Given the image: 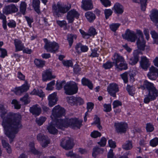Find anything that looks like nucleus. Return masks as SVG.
Returning <instances> with one entry per match:
<instances>
[{"mask_svg": "<svg viewBox=\"0 0 158 158\" xmlns=\"http://www.w3.org/2000/svg\"><path fill=\"white\" fill-rule=\"evenodd\" d=\"M6 111L3 105H0V116L3 119L2 125L5 131V133L10 139L11 143L15 137V135L19 131V129L22 127L21 123V116L19 114L9 113L4 117Z\"/></svg>", "mask_w": 158, "mask_h": 158, "instance_id": "obj_1", "label": "nucleus"}, {"mask_svg": "<svg viewBox=\"0 0 158 158\" xmlns=\"http://www.w3.org/2000/svg\"><path fill=\"white\" fill-rule=\"evenodd\" d=\"M82 122L77 118H66L64 119H60L56 123V127L59 129L64 127H70L73 129H79L82 125Z\"/></svg>", "mask_w": 158, "mask_h": 158, "instance_id": "obj_2", "label": "nucleus"}, {"mask_svg": "<svg viewBox=\"0 0 158 158\" xmlns=\"http://www.w3.org/2000/svg\"><path fill=\"white\" fill-rule=\"evenodd\" d=\"M71 7V5L62 6L59 2H58L56 4H54L52 6L53 15L56 17H61L70 9Z\"/></svg>", "mask_w": 158, "mask_h": 158, "instance_id": "obj_3", "label": "nucleus"}, {"mask_svg": "<svg viewBox=\"0 0 158 158\" xmlns=\"http://www.w3.org/2000/svg\"><path fill=\"white\" fill-rule=\"evenodd\" d=\"M113 62L114 64L115 68L119 71L125 70L128 68L126 63L123 56L118 53H115L112 58Z\"/></svg>", "mask_w": 158, "mask_h": 158, "instance_id": "obj_4", "label": "nucleus"}, {"mask_svg": "<svg viewBox=\"0 0 158 158\" xmlns=\"http://www.w3.org/2000/svg\"><path fill=\"white\" fill-rule=\"evenodd\" d=\"M65 93L67 95H73L77 93L78 88L77 84L75 82L70 81L65 83L64 86Z\"/></svg>", "mask_w": 158, "mask_h": 158, "instance_id": "obj_5", "label": "nucleus"}, {"mask_svg": "<svg viewBox=\"0 0 158 158\" xmlns=\"http://www.w3.org/2000/svg\"><path fill=\"white\" fill-rule=\"evenodd\" d=\"M43 40L45 43L44 48L47 52L55 53L58 50L59 46L57 43L54 41H49L47 39H44Z\"/></svg>", "mask_w": 158, "mask_h": 158, "instance_id": "obj_6", "label": "nucleus"}, {"mask_svg": "<svg viewBox=\"0 0 158 158\" xmlns=\"http://www.w3.org/2000/svg\"><path fill=\"white\" fill-rule=\"evenodd\" d=\"M65 110L64 108L60 107L59 105L55 106L52 110V115L51 117L52 119L53 118H59L65 115Z\"/></svg>", "mask_w": 158, "mask_h": 158, "instance_id": "obj_7", "label": "nucleus"}, {"mask_svg": "<svg viewBox=\"0 0 158 158\" xmlns=\"http://www.w3.org/2000/svg\"><path fill=\"white\" fill-rule=\"evenodd\" d=\"M158 96V92L156 88L151 90L148 91V94L145 96L144 102L146 103H148L150 101L155 100Z\"/></svg>", "mask_w": 158, "mask_h": 158, "instance_id": "obj_8", "label": "nucleus"}, {"mask_svg": "<svg viewBox=\"0 0 158 158\" xmlns=\"http://www.w3.org/2000/svg\"><path fill=\"white\" fill-rule=\"evenodd\" d=\"M137 34L138 37L136 42L137 47L139 49L143 51L145 46V42L143 38V33L140 30H137Z\"/></svg>", "mask_w": 158, "mask_h": 158, "instance_id": "obj_9", "label": "nucleus"}, {"mask_svg": "<svg viewBox=\"0 0 158 158\" xmlns=\"http://www.w3.org/2000/svg\"><path fill=\"white\" fill-rule=\"evenodd\" d=\"M60 145L63 148H72L74 144L71 139L66 137L61 139L60 141Z\"/></svg>", "mask_w": 158, "mask_h": 158, "instance_id": "obj_10", "label": "nucleus"}, {"mask_svg": "<svg viewBox=\"0 0 158 158\" xmlns=\"http://www.w3.org/2000/svg\"><path fill=\"white\" fill-rule=\"evenodd\" d=\"M137 33L135 34L134 31L127 29L124 34L123 35V38L131 42H135L137 39Z\"/></svg>", "mask_w": 158, "mask_h": 158, "instance_id": "obj_11", "label": "nucleus"}, {"mask_svg": "<svg viewBox=\"0 0 158 158\" xmlns=\"http://www.w3.org/2000/svg\"><path fill=\"white\" fill-rule=\"evenodd\" d=\"M107 91L111 96L116 97V93L119 91L118 85L114 83L110 84L107 87Z\"/></svg>", "mask_w": 158, "mask_h": 158, "instance_id": "obj_12", "label": "nucleus"}, {"mask_svg": "<svg viewBox=\"0 0 158 158\" xmlns=\"http://www.w3.org/2000/svg\"><path fill=\"white\" fill-rule=\"evenodd\" d=\"M37 139L38 141L42 142L41 145L44 148L47 147L50 143V140L48 137L42 133H39L37 135Z\"/></svg>", "mask_w": 158, "mask_h": 158, "instance_id": "obj_13", "label": "nucleus"}, {"mask_svg": "<svg viewBox=\"0 0 158 158\" xmlns=\"http://www.w3.org/2000/svg\"><path fill=\"white\" fill-rule=\"evenodd\" d=\"M114 126L118 132L124 133L126 131L127 124L126 123L123 122L115 123Z\"/></svg>", "mask_w": 158, "mask_h": 158, "instance_id": "obj_14", "label": "nucleus"}, {"mask_svg": "<svg viewBox=\"0 0 158 158\" xmlns=\"http://www.w3.org/2000/svg\"><path fill=\"white\" fill-rule=\"evenodd\" d=\"M147 76L150 79L155 80L158 77V69L154 66L151 67L150 68L149 72Z\"/></svg>", "mask_w": 158, "mask_h": 158, "instance_id": "obj_15", "label": "nucleus"}, {"mask_svg": "<svg viewBox=\"0 0 158 158\" xmlns=\"http://www.w3.org/2000/svg\"><path fill=\"white\" fill-rule=\"evenodd\" d=\"M79 15V13L75 10L73 9L68 12L67 18L69 23H71L73 22L75 18L78 19Z\"/></svg>", "mask_w": 158, "mask_h": 158, "instance_id": "obj_16", "label": "nucleus"}, {"mask_svg": "<svg viewBox=\"0 0 158 158\" xmlns=\"http://www.w3.org/2000/svg\"><path fill=\"white\" fill-rule=\"evenodd\" d=\"M18 10V8L14 4H11L6 6L3 9V12L6 15L17 12Z\"/></svg>", "mask_w": 158, "mask_h": 158, "instance_id": "obj_17", "label": "nucleus"}, {"mask_svg": "<svg viewBox=\"0 0 158 158\" xmlns=\"http://www.w3.org/2000/svg\"><path fill=\"white\" fill-rule=\"evenodd\" d=\"M140 52L138 50H135L133 52V56L129 60V64L133 65L137 63L139 60V54Z\"/></svg>", "mask_w": 158, "mask_h": 158, "instance_id": "obj_18", "label": "nucleus"}, {"mask_svg": "<svg viewBox=\"0 0 158 158\" xmlns=\"http://www.w3.org/2000/svg\"><path fill=\"white\" fill-rule=\"evenodd\" d=\"M140 65L143 69L147 70L150 65L148 59L145 56H142L140 61Z\"/></svg>", "mask_w": 158, "mask_h": 158, "instance_id": "obj_19", "label": "nucleus"}, {"mask_svg": "<svg viewBox=\"0 0 158 158\" xmlns=\"http://www.w3.org/2000/svg\"><path fill=\"white\" fill-rule=\"evenodd\" d=\"M82 3L81 7L85 10H91L93 7L91 0H82Z\"/></svg>", "mask_w": 158, "mask_h": 158, "instance_id": "obj_20", "label": "nucleus"}, {"mask_svg": "<svg viewBox=\"0 0 158 158\" xmlns=\"http://www.w3.org/2000/svg\"><path fill=\"white\" fill-rule=\"evenodd\" d=\"M29 86L27 83L22 85L21 86L18 87L15 91V94L17 95H20L23 92H26L29 89Z\"/></svg>", "mask_w": 158, "mask_h": 158, "instance_id": "obj_21", "label": "nucleus"}, {"mask_svg": "<svg viewBox=\"0 0 158 158\" xmlns=\"http://www.w3.org/2000/svg\"><path fill=\"white\" fill-rule=\"evenodd\" d=\"M56 96V94L55 93L49 95L48 98L49 101L48 105L50 107H52L56 104L57 101Z\"/></svg>", "mask_w": 158, "mask_h": 158, "instance_id": "obj_22", "label": "nucleus"}, {"mask_svg": "<svg viewBox=\"0 0 158 158\" xmlns=\"http://www.w3.org/2000/svg\"><path fill=\"white\" fill-rule=\"evenodd\" d=\"M113 9L114 12L118 14L121 15L124 11L123 6L118 2H117L114 4Z\"/></svg>", "mask_w": 158, "mask_h": 158, "instance_id": "obj_23", "label": "nucleus"}, {"mask_svg": "<svg viewBox=\"0 0 158 158\" xmlns=\"http://www.w3.org/2000/svg\"><path fill=\"white\" fill-rule=\"evenodd\" d=\"M38 105L36 104L31 107L30 109V112L33 115L38 116L41 112V109L38 107Z\"/></svg>", "mask_w": 158, "mask_h": 158, "instance_id": "obj_24", "label": "nucleus"}, {"mask_svg": "<svg viewBox=\"0 0 158 158\" xmlns=\"http://www.w3.org/2000/svg\"><path fill=\"white\" fill-rule=\"evenodd\" d=\"M60 119H56L55 123L53 124H49L48 126L47 127V129L48 130L49 132L52 134H55L57 133L58 130L56 129L55 127H56L58 128L56 126V123L57 121Z\"/></svg>", "mask_w": 158, "mask_h": 158, "instance_id": "obj_25", "label": "nucleus"}, {"mask_svg": "<svg viewBox=\"0 0 158 158\" xmlns=\"http://www.w3.org/2000/svg\"><path fill=\"white\" fill-rule=\"evenodd\" d=\"M150 18L152 21L156 23H158V10H153L150 15Z\"/></svg>", "mask_w": 158, "mask_h": 158, "instance_id": "obj_26", "label": "nucleus"}, {"mask_svg": "<svg viewBox=\"0 0 158 158\" xmlns=\"http://www.w3.org/2000/svg\"><path fill=\"white\" fill-rule=\"evenodd\" d=\"M14 43L15 47V52L22 50L24 47L22 42L19 40L15 39L14 40Z\"/></svg>", "mask_w": 158, "mask_h": 158, "instance_id": "obj_27", "label": "nucleus"}, {"mask_svg": "<svg viewBox=\"0 0 158 158\" xmlns=\"http://www.w3.org/2000/svg\"><path fill=\"white\" fill-rule=\"evenodd\" d=\"M85 16L87 20L90 23L93 22L96 18L95 15L91 11L86 12L85 14Z\"/></svg>", "mask_w": 158, "mask_h": 158, "instance_id": "obj_28", "label": "nucleus"}, {"mask_svg": "<svg viewBox=\"0 0 158 158\" xmlns=\"http://www.w3.org/2000/svg\"><path fill=\"white\" fill-rule=\"evenodd\" d=\"M43 80L44 81H46L48 80H51L52 78H55V76H52L51 72L49 70H47L44 74H43Z\"/></svg>", "mask_w": 158, "mask_h": 158, "instance_id": "obj_29", "label": "nucleus"}, {"mask_svg": "<svg viewBox=\"0 0 158 158\" xmlns=\"http://www.w3.org/2000/svg\"><path fill=\"white\" fill-rule=\"evenodd\" d=\"M40 1L39 0H33L32 5L35 11L38 14L41 13L40 10Z\"/></svg>", "mask_w": 158, "mask_h": 158, "instance_id": "obj_30", "label": "nucleus"}, {"mask_svg": "<svg viewBox=\"0 0 158 158\" xmlns=\"http://www.w3.org/2000/svg\"><path fill=\"white\" fill-rule=\"evenodd\" d=\"M30 94L38 95L41 98H43L45 96V94L41 89H34L30 93Z\"/></svg>", "mask_w": 158, "mask_h": 158, "instance_id": "obj_31", "label": "nucleus"}, {"mask_svg": "<svg viewBox=\"0 0 158 158\" xmlns=\"http://www.w3.org/2000/svg\"><path fill=\"white\" fill-rule=\"evenodd\" d=\"M81 82L84 85L87 86L90 89H92L93 84L88 79L85 77L83 78L81 80Z\"/></svg>", "mask_w": 158, "mask_h": 158, "instance_id": "obj_32", "label": "nucleus"}, {"mask_svg": "<svg viewBox=\"0 0 158 158\" xmlns=\"http://www.w3.org/2000/svg\"><path fill=\"white\" fill-rule=\"evenodd\" d=\"M143 86L144 88H146L148 91L156 88L154 86L153 84L147 81H144Z\"/></svg>", "mask_w": 158, "mask_h": 158, "instance_id": "obj_33", "label": "nucleus"}, {"mask_svg": "<svg viewBox=\"0 0 158 158\" xmlns=\"http://www.w3.org/2000/svg\"><path fill=\"white\" fill-rule=\"evenodd\" d=\"M77 37L76 35L72 34H69L67 35V40L69 42V45L71 47L73 42L74 39H76Z\"/></svg>", "mask_w": 158, "mask_h": 158, "instance_id": "obj_34", "label": "nucleus"}, {"mask_svg": "<svg viewBox=\"0 0 158 158\" xmlns=\"http://www.w3.org/2000/svg\"><path fill=\"white\" fill-rule=\"evenodd\" d=\"M94 121L92 123V124H94L97 125V126L98 128L99 129L101 130L102 129V127L100 125V118L98 117L96 115H95V117L94 118Z\"/></svg>", "mask_w": 158, "mask_h": 158, "instance_id": "obj_35", "label": "nucleus"}, {"mask_svg": "<svg viewBox=\"0 0 158 158\" xmlns=\"http://www.w3.org/2000/svg\"><path fill=\"white\" fill-rule=\"evenodd\" d=\"M34 62L36 65L39 68L42 67L45 64L44 61L38 59H35Z\"/></svg>", "mask_w": 158, "mask_h": 158, "instance_id": "obj_36", "label": "nucleus"}, {"mask_svg": "<svg viewBox=\"0 0 158 158\" xmlns=\"http://www.w3.org/2000/svg\"><path fill=\"white\" fill-rule=\"evenodd\" d=\"M27 5L25 2H22L20 5V11L23 15H25Z\"/></svg>", "mask_w": 158, "mask_h": 158, "instance_id": "obj_37", "label": "nucleus"}, {"mask_svg": "<svg viewBox=\"0 0 158 158\" xmlns=\"http://www.w3.org/2000/svg\"><path fill=\"white\" fill-rule=\"evenodd\" d=\"M76 97L73 96L68 97L67 98V101L71 105H76Z\"/></svg>", "mask_w": 158, "mask_h": 158, "instance_id": "obj_38", "label": "nucleus"}, {"mask_svg": "<svg viewBox=\"0 0 158 158\" xmlns=\"http://www.w3.org/2000/svg\"><path fill=\"white\" fill-rule=\"evenodd\" d=\"M103 152V149H93L92 156L95 158L97 155L100 153H102Z\"/></svg>", "mask_w": 158, "mask_h": 158, "instance_id": "obj_39", "label": "nucleus"}, {"mask_svg": "<svg viewBox=\"0 0 158 158\" xmlns=\"http://www.w3.org/2000/svg\"><path fill=\"white\" fill-rule=\"evenodd\" d=\"M133 147V143L131 141H127L123 145V148H132Z\"/></svg>", "mask_w": 158, "mask_h": 158, "instance_id": "obj_40", "label": "nucleus"}, {"mask_svg": "<svg viewBox=\"0 0 158 158\" xmlns=\"http://www.w3.org/2000/svg\"><path fill=\"white\" fill-rule=\"evenodd\" d=\"M66 81H57L56 86V89L57 90H60L62 88L63 85H65Z\"/></svg>", "mask_w": 158, "mask_h": 158, "instance_id": "obj_41", "label": "nucleus"}, {"mask_svg": "<svg viewBox=\"0 0 158 158\" xmlns=\"http://www.w3.org/2000/svg\"><path fill=\"white\" fill-rule=\"evenodd\" d=\"M152 37L154 40V43L158 44V35L155 31H152L151 32Z\"/></svg>", "mask_w": 158, "mask_h": 158, "instance_id": "obj_42", "label": "nucleus"}, {"mask_svg": "<svg viewBox=\"0 0 158 158\" xmlns=\"http://www.w3.org/2000/svg\"><path fill=\"white\" fill-rule=\"evenodd\" d=\"M120 25V24L118 23H113L110 25V27L112 31L115 32Z\"/></svg>", "mask_w": 158, "mask_h": 158, "instance_id": "obj_43", "label": "nucleus"}, {"mask_svg": "<svg viewBox=\"0 0 158 158\" xmlns=\"http://www.w3.org/2000/svg\"><path fill=\"white\" fill-rule=\"evenodd\" d=\"M127 91L130 95L131 96H133L135 94L134 88L133 86H131L130 85H127Z\"/></svg>", "mask_w": 158, "mask_h": 158, "instance_id": "obj_44", "label": "nucleus"}, {"mask_svg": "<svg viewBox=\"0 0 158 158\" xmlns=\"http://www.w3.org/2000/svg\"><path fill=\"white\" fill-rule=\"evenodd\" d=\"M20 100L23 102L25 104L29 103L30 102L29 98L28 95L27 94H26L23 98H20Z\"/></svg>", "mask_w": 158, "mask_h": 158, "instance_id": "obj_45", "label": "nucleus"}, {"mask_svg": "<svg viewBox=\"0 0 158 158\" xmlns=\"http://www.w3.org/2000/svg\"><path fill=\"white\" fill-rule=\"evenodd\" d=\"M113 62L107 61L103 64V67L106 69H110L113 67Z\"/></svg>", "mask_w": 158, "mask_h": 158, "instance_id": "obj_46", "label": "nucleus"}, {"mask_svg": "<svg viewBox=\"0 0 158 158\" xmlns=\"http://www.w3.org/2000/svg\"><path fill=\"white\" fill-rule=\"evenodd\" d=\"M46 120V118L45 117H41L39 118H36L35 121L37 123L39 126H41L45 121Z\"/></svg>", "mask_w": 158, "mask_h": 158, "instance_id": "obj_47", "label": "nucleus"}, {"mask_svg": "<svg viewBox=\"0 0 158 158\" xmlns=\"http://www.w3.org/2000/svg\"><path fill=\"white\" fill-rule=\"evenodd\" d=\"M82 44L80 43L77 44L75 46V49L77 53L80 54L82 52Z\"/></svg>", "mask_w": 158, "mask_h": 158, "instance_id": "obj_48", "label": "nucleus"}, {"mask_svg": "<svg viewBox=\"0 0 158 158\" xmlns=\"http://www.w3.org/2000/svg\"><path fill=\"white\" fill-rule=\"evenodd\" d=\"M148 0H140L139 2H140L141 6V10L143 11H145L146 10L147 5L146 2Z\"/></svg>", "mask_w": 158, "mask_h": 158, "instance_id": "obj_49", "label": "nucleus"}, {"mask_svg": "<svg viewBox=\"0 0 158 158\" xmlns=\"http://www.w3.org/2000/svg\"><path fill=\"white\" fill-rule=\"evenodd\" d=\"M150 143L152 147L156 146L158 144V138L156 137L151 140Z\"/></svg>", "mask_w": 158, "mask_h": 158, "instance_id": "obj_50", "label": "nucleus"}, {"mask_svg": "<svg viewBox=\"0 0 158 158\" xmlns=\"http://www.w3.org/2000/svg\"><path fill=\"white\" fill-rule=\"evenodd\" d=\"M104 12L106 19H107L112 15L113 13V11L110 9H106Z\"/></svg>", "mask_w": 158, "mask_h": 158, "instance_id": "obj_51", "label": "nucleus"}, {"mask_svg": "<svg viewBox=\"0 0 158 158\" xmlns=\"http://www.w3.org/2000/svg\"><path fill=\"white\" fill-rule=\"evenodd\" d=\"M55 84V81H52L50 82L48 84L47 87L46 88V89L48 90H51L53 89V86Z\"/></svg>", "mask_w": 158, "mask_h": 158, "instance_id": "obj_52", "label": "nucleus"}, {"mask_svg": "<svg viewBox=\"0 0 158 158\" xmlns=\"http://www.w3.org/2000/svg\"><path fill=\"white\" fill-rule=\"evenodd\" d=\"M62 63L63 65L67 67H72L73 66V63L70 60H64L62 61Z\"/></svg>", "mask_w": 158, "mask_h": 158, "instance_id": "obj_53", "label": "nucleus"}, {"mask_svg": "<svg viewBox=\"0 0 158 158\" xmlns=\"http://www.w3.org/2000/svg\"><path fill=\"white\" fill-rule=\"evenodd\" d=\"M29 152L33 154L34 155H36L40 156L42 154V152L37 150L36 149H30V150Z\"/></svg>", "mask_w": 158, "mask_h": 158, "instance_id": "obj_54", "label": "nucleus"}, {"mask_svg": "<svg viewBox=\"0 0 158 158\" xmlns=\"http://www.w3.org/2000/svg\"><path fill=\"white\" fill-rule=\"evenodd\" d=\"M153 126L151 123H149L147 124L146 129L147 132H151L154 130Z\"/></svg>", "mask_w": 158, "mask_h": 158, "instance_id": "obj_55", "label": "nucleus"}, {"mask_svg": "<svg viewBox=\"0 0 158 158\" xmlns=\"http://www.w3.org/2000/svg\"><path fill=\"white\" fill-rule=\"evenodd\" d=\"M11 103L14 105L15 109H19L21 108V105L19 103L17 100L15 99L13 100Z\"/></svg>", "mask_w": 158, "mask_h": 158, "instance_id": "obj_56", "label": "nucleus"}, {"mask_svg": "<svg viewBox=\"0 0 158 158\" xmlns=\"http://www.w3.org/2000/svg\"><path fill=\"white\" fill-rule=\"evenodd\" d=\"M91 136L94 138H96L100 137L101 135V133L98 131H94L91 133Z\"/></svg>", "mask_w": 158, "mask_h": 158, "instance_id": "obj_57", "label": "nucleus"}, {"mask_svg": "<svg viewBox=\"0 0 158 158\" xmlns=\"http://www.w3.org/2000/svg\"><path fill=\"white\" fill-rule=\"evenodd\" d=\"M97 34L95 29L93 27H90L88 31L89 37L90 36L94 35Z\"/></svg>", "mask_w": 158, "mask_h": 158, "instance_id": "obj_58", "label": "nucleus"}, {"mask_svg": "<svg viewBox=\"0 0 158 158\" xmlns=\"http://www.w3.org/2000/svg\"><path fill=\"white\" fill-rule=\"evenodd\" d=\"M127 75L128 73L126 72L120 75L121 77L125 83L128 82Z\"/></svg>", "mask_w": 158, "mask_h": 158, "instance_id": "obj_59", "label": "nucleus"}, {"mask_svg": "<svg viewBox=\"0 0 158 158\" xmlns=\"http://www.w3.org/2000/svg\"><path fill=\"white\" fill-rule=\"evenodd\" d=\"M0 52L1 53L0 57L4 58L5 56H7V52L5 49L0 48Z\"/></svg>", "mask_w": 158, "mask_h": 158, "instance_id": "obj_60", "label": "nucleus"}, {"mask_svg": "<svg viewBox=\"0 0 158 158\" xmlns=\"http://www.w3.org/2000/svg\"><path fill=\"white\" fill-rule=\"evenodd\" d=\"M106 138L103 137L101 138L100 141L98 142V144H99L101 147H103L106 145Z\"/></svg>", "mask_w": 158, "mask_h": 158, "instance_id": "obj_61", "label": "nucleus"}, {"mask_svg": "<svg viewBox=\"0 0 158 158\" xmlns=\"http://www.w3.org/2000/svg\"><path fill=\"white\" fill-rule=\"evenodd\" d=\"M113 108H115L119 106L122 105V102L118 100H115L113 102Z\"/></svg>", "mask_w": 158, "mask_h": 158, "instance_id": "obj_62", "label": "nucleus"}, {"mask_svg": "<svg viewBox=\"0 0 158 158\" xmlns=\"http://www.w3.org/2000/svg\"><path fill=\"white\" fill-rule=\"evenodd\" d=\"M87 109L88 111H90L93 109L94 104L92 102H89L87 103Z\"/></svg>", "mask_w": 158, "mask_h": 158, "instance_id": "obj_63", "label": "nucleus"}, {"mask_svg": "<svg viewBox=\"0 0 158 158\" xmlns=\"http://www.w3.org/2000/svg\"><path fill=\"white\" fill-rule=\"evenodd\" d=\"M108 143L109 147L111 148H115L116 147L115 142L112 139L109 140Z\"/></svg>", "mask_w": 158, "mask_h": 158, "instance_id": "obj_64", "label": "nucleus"}]
</instances>
